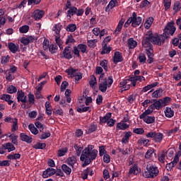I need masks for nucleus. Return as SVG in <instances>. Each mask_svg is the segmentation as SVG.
Segmentation results:
<instances>
[{
  "mask_svg": "<svg viewBox=\"0 0 181 181\" xmlns=\"http://www.w3.org/2000/svg\"><path fill=\"white\" fill-rule=\"evenodd\" d=\"M176 32V27H175L174 22H168L165 28L163 29V33L161 35H158L157 33L153 34L151 31H149L146 35V39L143 40L142 45L144 47H146V54L148 57H153V45H157L158 46H162L166 39L170 36H173Z\"/></svg>",
  "mask_w": 181,
  "mask_h": 181,
  "instance_id": "f257e3e1",
  "label": "nucleus"
},
{
  "mask_svg": "<svg viewBox=\"0 0 181 181\" xmlns=\"http://www.w3.org/2000/svg\"><path fill=\"white\" fill-rule=\"evenodd\" d=\"M94 146L88 145L83 151L81 155L80 159L81 162H84L82 165L83 168L88 166L91 163V160H95L97 158V155H98V151L96 149H93Z\"/></svg>",
  "mask_w": 181,
  "mask_h": 181,
  "instance_id": "f03ea898",
  "label": "nucleus"
},
{
  "mask_svg": "<svg viewBox=\"0 0 181 181\" xmlns=\"http://www.w3.org/2000/svg\"><path fill=\"white\" fill-rule=\"evenodd\" d=\"M146 169V171L144 173V177L153 179V177H156L159 175V169L153 165H147Z\"/></svg>",
  "mask_w": 181,
  "mask_h": 181,
  "instance_id": "7ed1b4c3",
  "label": "nucleus"
},
{
  "mask_svg": "<svg viewBox=\"0 0 181 181\" xmlns=\"http://www.w3.org/2000/svg\"><path fill=\"white\" fill-rule=\"evenodd\" d=\"M146 138H151L154 142L160 144L163 140V134L156 132H150L146 134Z\"/></svg>",
  "mask_w": 181,
  "mask_h": 181,
  "instance_id": "20e7f679",
  "label": "nucleus"
},
{
  "mask_svg": "<svg viewBox=\"0 0 181 181\" xmlns=\"http://www.w3.org/2000/svg\"><path fill=\"white\" fill-rule=\"evenodd\" d=\"M62 59H66V60H71L73 57V51L71 50V47L69 45L65 47L62 52Z\"/></svg>",
  "mask_w": 181,
  "mask_h": 181,
  "instance_id": "39448f33",
  "label": "nucleus"
},
{
  "mask_svg": "<svg viewBox=\"0 0 181 181\" xmlns=\"http://www.w3.org/2000/svg\"><path fill=\"white\" fill-rule=\"evenodd\" d=\"M132 19V26L136 28L142 23V18L141 16H136V13L133 12L132 16L130 17Z\"/></svg>",
  "mask_w": 181,
  "mask_h": 181,
  "instance_id": "423d86ee",
  "label": "nucleus"
},
{
  "mask_svg": "<svg viewBox=\"0 0 181 181\" xmlns=\"http://www.w3.org/2000/svg\"><path fill=\"white\" fill-rule=\"evenodd\" d=\"M122 62H124V57H122V53L119 51L115 52L113 56L114 64H118V63H121Z\"/></svg>",
  "mask_w": 181,
  "mask_h": 181,
  "instance_id": "0eeeda50",
  "label": "nucleus"
},
{
  "mask_svg": "<svg viewBox=\"0 0 181 181\" xmlns=\"http://www.w3.org/2000/svg\"><path fill=\"white\" fill-rule=\"evenodd\" d=\"M53 175H56V169L48 168L42 173V177L44 179H47V177H50V176H53Z\"/></svg>",
  "mask_w": 181,
  "mask_h": 181,
  "instance_id": "6e6552de",
  "label": "nucleus"
},
{
  "mask_svg": "<svg viewBox=\"0 0 181 181\" xmlns=\"http://www.w3.org/2000/svg\"><path fill=\"white\" fill-rule=\"evenodd\" d=\"M148 108H150V110H161V108H163V105H162V101L160 100V99L156 100L153 102V103H152Z\"/></svg>",
  "mask_w": 181,
  "mask_h": 181,
  "instance_id": "1a4fd4ad",
  "label": "nucleus"
},
{
  "mask_svg": "<svg viewBox=\"0 0 181 181\" xmlns=\"http://www.w3.org/2000/svg\"><path fill=\"white\" fill-rule=\"evenodd\" d=\"M33 16L35 21H40L45 16V11L36 9L33 11Z\"/></svg>",
  "mask_w": 181,
  "mask_h": 181,
  "instance_id": "9d476101",
  "label": "nucleus"
},
{
  "mask_svg": "<svg viewBox=\"0 0 181 181\" xmlns=\"http://www.w3.org/2000/svg\"><path fill=\"white\" fill-rule=\"evenodd\" d=\"M18 103H28V96L25 95V93L22 90L17 92Z\"/></svg>",
  "mask_w": 181,
  "mask_h": 181,
  "instance_id": "9b49d317",
  "label": "nucleus"
},
{
  "mask_svg": "<svg viewBox=\"0 0 181 181\" xmlns=\"http://www.w3.org/2000/svg\"><path fill=\"white\" fill-rule=\"evenodd\" d=\"M35 40H36V39L35 38V36L30 35L27 37H22L21 40V42L25 46H28V45H29V43H33V42H35Z\"/></svg>",
  "mask_w": 181,
  "mask_h": 181,
  "instance_id": "f8f14e48",
  "label": "nucleus"
},
{
  "mask_svg": "<svg viewBox=\"0 0 181 181\" xmlns=\"http://www.w3.org/2000/svg\"><path fill=\"white\" fill-rule=\"evenodd\" d=\"M115 6H118V1L117 0H111L107 6L105 8V12H110L111 9H114Z\"/></svg>",
  "mask_w": 181,
  "mask_h": 181,
  "instance_id": "ddd939ff",
  "label": "nucleus"
},
{
  "mask_svg": "<svg viewBox=\"0 0 181 181\" xmlns=\"http://www.w3.org/2000/svg\"><path fill=\"white\" fill-rule=\"evenodd\" d=\"M8 47L10 50V52H11V53H16V52H19V45L13 43V42H8Z\"/></svg>",
  "mask_w": 181,
  "mask_h": 181,
  "instance_id": "4468645a",
  "label": "nucleus"
},
{
  "mask_svg": "<svg viewBox=\"0 0 181 181\" xmlns=\"http://www.w3.org/2000/svg\"><path fill=\"white\" fill-rule=\"evenodd\" d=\"M66 163L69 166H71V168H74V165L76 164L78 165V163H77V158L74 156L69 157L66 160Z\"/></svg>",
  "mask_w": 181,
  "mask_h": 181,
  "instance_id": "2eb2a0df",
  "label": "nucleus"
},
{
  "mask_svg": "<svg viewBox=\"0 0 181 181\" xmlns=\"http://www.w3.org/2000/svg\"><path fill=\"white\" fill-rule=\"evenodd\" d=\"M76 111L80 114H82V112H87V111H88V112H91V107L89 106L85 107L84 105H81L76 107Z\"/></svg>",
  "mask_w": 181,
  "mask_h": 181,
  "instance_id": "dca6fc26",
  "label": "nucleus"
},
{
  "mask_svg": "<svg viewBox=\"0 0 181 181\" xmlns=\"http://www.w3.org/2000/svg\"><path fill=\"white\" fill-rule=\"evenodd\" d=\"M20 138L23 142H26L27 144H32L33 139L32 137L28 136L25 133L20 134Z\"/></svg>",
  "mask_w": 181,
  "mask_h": 181,
  "instance_id": "f3484780",
  "label": "nucleus"
},
{
  "mask_svg": "<svg viewBox=\"0 0 181 181\" xmlns=\"http://www.w3.org/2000/svg\"><path fill=\"white\" fill-rule=\"evenodd\" d=\"M163 89H162V88H159L152 93L151 97L152 98H160V97L163 95Z\"/></svg>",
  "mask_w": 181,
  "mask_h": 181,
  "instance_id": "a211bd4d",
  "label": "nucleus"
},
{
  "mask_svg": "<svg viewBox=\"0 0 181 181\" xmlns=\"http://www.w3.org/2000/svg\"><path fill=\"white\" fill-rule=\"evenodd\" d=\"M124 22L125 21L122 19L119 22L117 28H115V30L113 33V35H115V36H117V35H119V32H121V30H122V26H124Z\"/></svg>",
  "mask_w": 181,
  "mask_h": 181,
  "instance_id": "6ab92c4d",
  "label": "nucleus"
},
{
  "mask_svg": "<svg viewBox=\"0 0 181 181\" xmlns=\"http://www.w3.org/2000/svg\"><path fill=\"white\" fill-rule=\"evenodd\" d=\"M139 173V169H138V165L134 164L133 166L130 167L129 170V175H134V176H136Z\"/></svg>",
  "mask_w": 181,
  "mask_h": 181,
  "instance_id": "aec40b11",
  "label": "nucleus"
},
{
  "mask_svg": "<svg viewBox=\"0 0 181 181\" xmlns=\"http://www.w3.org/2000/svg\"><path fill=\"white\" fill-rule=\"evenodd\" d=\"M112 114L111 112H107L104 117L100 116V124H105L106 122H108V120L110 118H111Z\"/></svg>",
  "mask_w": 181,
  "mask_h": 181,
  "instance_id": "412c9836",
  "label": "nucleus"
},
{
  "mask_svg": "<svg viewBox=\"0 0 181 181\" xmlns=\"http://www.w3.org/2000/svg\"><path fill=\"white\" fill-rule=\"evenodd\" d=\"M127 45L129 49H135L138 46V42L134 40V38H129L127 40Z\"/></svg>",
  "mask_w": 181,
  "mask_h": 181,
  "instance_id": "4be33fe9",
  "label": "nucleus"
},
{
  "mask_svg": "<svg viewBox=\"0 0 181 181\" xmlns=\"http://www.w3.org/2000/svg\"><path fill=\"white\" fill-rule=\"evenodd\" d=\"M131 136H132V132H124V136L122 139V144H128L129 142V138H131Z\"/></svg>",
  "mask_w": 181,
  "mask_h": 181,
  "instance_id": "5701e85b",
  "label": "nucleus"
},
{
  "mask_svg": "<svg viewBox=\"0 0 181 181\" xmlns=\"http://www.w3.org/2000/svg\"><path fill=\"white\" fill-rule=\"evenodd\" d=\"M77 71H78V69H76L71 66L70 68L66 69L65 73H67L68 76H70V77H76Z\"/></svg>",
  "mask_w": 181,
  "mask_h": 181,
  "instance_id": "b1692460",
  "label": "nucleus"
},
{
  "mask_svg": "<svg viewBox=\"0 0 181 181\" xmlns=\"http://www.w3.org/2000/svg\"><path fill=\"white\" fill-rule=\"evenodd\" d=\"M11 98H12V96L11 95L6 94H3L1 97V100L6 101L8 105H12V104L13 103V100H11Z\"/></svg>",
  "mask_w": 181,
  "mask_h": 181,
  "instance_id": "393cba45",
  "label": "nucleus"
},
{
  "mask_svg": "<svg viewBox=\"0 0 181 181\" xmlns=\"http://www.w3.org/2000/svg\"><path fill=\"white\" fill-rule=\"evenodd\" d=\"M98 88L99 90L101 91V93H105L107 91V88H108L107 81H103V82L99 83Z\"/></svg>",
  "mask_w": 181,
  "mask_h": 181,
  "instance_id": "a878e982",
  "label": "nucleus"
},
{
  "mask_svg": "<svg viewBox=\"0 0 181 181\" xmlns=\"http://www.w3.org/2000/svg\"><path fill=\"white\" fill-rule=\"evenodd\" d=\"M116 128L117 129H121V131H125V129H128V128H129V124L120 122L117 124Z\"/></svg>",
  "mask_w": 181,
  "mask_h": 181,
  "instance_id": "bb28decb",
  "label": "nucleus"
},
{
  "mask_svg": "<svg viewBox=\"0 0 181 181\" xmlns=\"http://www.w3.org/2000/svg\"><path fill=\"white\" fill-rule=\"evenodd\" d=\"M111 47H107V43L103 44L102 51L100 52V54H110L111 52Z\"/></svg>",
  "mask_w": 181,
  "mask_h": 181,
  "instance_id": "cd10ccee",
  "label": "nucleus"
},
{
  "mask_svg": "<svg viewBox=\"0 0 181 181\" xmlns=\"http://www.w3.org/2000/svg\"><path fill=\"white\" fill-rule=\"evenodd\" d=\"M164 114L167 118H172V117L175 115V111H173L172 108L167 107L164 111Z\"/></svg>",
  "mask_w": 181,
  "mask_h": 181,
  "instance_id": "c85d7f7f",
  "label": "nucleus"
},
{
  "mask_svg": "<svg viewBox=\"0 0 181 181\" xmlns=\"http://www.w3.org/2000/svg\"><path fill=\"white\" fill-rule=\"evenodd\" d=\"M140 119H143L146 124H153L155 122V116H146L144 118H140Z\"/></svg>",
  "mask_w": 181,
  "mask_h": 181,
  "instance_id": "c756f323",
  "label": "nucleus"
},
{
  "mask_svg": "<svg viewBox=\"0 0 181 181\" xmlns=\"http://www.w3.org/2000/svg\"><path fill=\"white\" fill-rule=\"evenodd\" d=\"M76 43V40L73 37V35H68L66 39L65 44L70 46V45H74Z\"/></svg>",
  "mask_w": 181,
  "mask_h": 181,
  "instance_id": "7c9ffc66",
  "label": "nucleus"
},
{
  "mask_svg": "<svg viewBox=\"0 0 181 181\" xmlns=\"http://www.w3.org/2000/svg\"><path fill=\"white\" fill-rule=\"evenodd\" d=\"M2 146L4 149H7L8 152H12L16 149L12 143H6V144H3Z\"/></svg>",
  "mask_w": 181,
  "mask_h": 181,
  "instance_id": "2f4dec72",
  "label": "nucleus"
},
{
  "mask_svg": "<svg viewBox=\"0 0 181 181\" xmlns=\"http://www.w3.org/2000/svg\"><path fill=\"white\" fill-rule=\"evenodd\" d=\"M62 28H63V25L60 23L55 24L54 27L52 28L53 32H55L56 35H58V36H60V32L62 30Z\"/></svg>",
  "mask_w": 181,
  "mask_h": 181,
  "instance_id": "473e14b6",
  "label": "nucleus"
},
{
  "mask_svg": "<svg viewBox=\"0 0 181 181\" xmlns=\"http://www.w3.org/2000/svg\"><path fill=\"white\" fill-rule=\"evenodd\" d=\"M62 172H64L67 176H70V175H71V169L66 164H62Z\"/></svg>",
  "mask_w": 181,
  "mask_h": 181,
  "instance_id": "72a5a7b5",
  "label": "nucleus"
},
{
  "mask_svg": "<svg viewBox=\"0 0 181 181\" xmlns=\"http://www.w3.org/2000/svg\"><path fill=\"white\" fill-rule=\"evenodd\" d=\"M98 128V126H97V124H92L89 126L88 130H86V134L88 135H90V134H93V132H95V131H97Z\"/></svg>",
  "mask_w": 181,
  "mask_h": 181,
  "instance_id": "f704fd0d",
  "label": "nucleus"
},
{
  "mask_svg": "<svg viewBox=\"0 0 181 181\" xmlns=\"http://www.w3.org/2000/svg\"><path fill=\"white\" fill-rule=\"evenodd\" d=\"M6 158L8 160H17L21 159V153L8 154Z\"/></svg>",
  "mask_w": 181,
  "mask_h": 181,
  "instance_id": "c9c22d12",
  "label": "nucleus"
},
{
  "mask_svg": "<svg viewBox=\"0 0 181 181\" xmlns=\"http://www.w3.org/2000/svg\"><path fill=\"white\" fill-rule=\"evenodd\" d=\"M160 101H161L163 107H166V105H169V103H170V101H172V98L165 97L162 99H160Z\"/></svg>",
  "mask_w": 181,
  "mask_h": 181,
  "instance_id": "e433bc0d",
  "label": "nucleus"
},
{
  "mask_svg": "<svg viewBox=\"0 0 181 181\" xmlns=\"http://www.w3.org/2000/svg\"><path fill=\"white\" fill-rule=\"evenodd\" d=\"M67 152H69V148H67V147L62 148L58 150L57 151L58 158H62V156H64V155H66V153H67Z\"/></svg>",
  "mask_w": 181,
  "mask_h": 181,
  "instance_id": "4c0bfd02",
  "label": "nucleus"
},
{
  "mask_svg": "<svg viewBox=\"0 0 181 181\" xmlns=\"http://www.w3.org/2000/svg\"><path fill=\"white\" fill-rule=\"evenodd\" d=\"M66 32H76L77 30V25L74 23L69 24L66 28Z\"/></svg>",
  "mask_w": 181,
  "mask_h": 181,
  "instance_id": "58836bf2",
  "label": "nucleus"
},
{
  "mask_svg": "<svg viewBox=\"0 0 181 181\" xmlns=\"http://www.w3.org/2000/svg\"><path fill=\"white\" fill-rule=\"evenodd\" d=\"M179 161L176 160L175 158L173 159V161H171L170 163H168L166 165V168L167 170H172L173 168H175V166H176L177 165V163Z\"/></svg>",
  "mask_w": 181,
  "mask_h": 181,
  "instance_id": "ea45409f",
  "label": "nucleus"
},
{
  "mask_svg": "<svg viewBox=\"0 0 181 181\" xmlns=\"http://www.w3.org/2000/svg\"><path fill=\"white\" fill-rule=\"evenodd\" d=\"M152 23H153V17L148 18L144 23L145 28L149 29L152 26Z\"/></svg>",
  "mask_w": 181,
  "mask_h": 181,
  "instance_id": "a19ab883",
  "label": "nucleus"
},
{
  "mask_svg": "<svg viewBox=\"0 0 181 181\" xmlns=\"http://www.w3.org/2000/svg\"><path fill=\"white\" fill-rule=\"evenodd\" d=\"M77 11V7L72 6L67 11V18H71L74 15H76V11Z\"/></svg>",
  "mask_w": 181,
  "mask_h": 181,
  "instance_id": "79ce46f5",
  "label": "nucleus"
},
{
  "mask_svg": "<svg viewBox=\"0 0 181 181\" xmlns=\"http://www.w3.org/2000/svg\"><path fill=\"white\" fill-rule=\"evenodd\" d=\"M28 129H30V132H32L33 135H37L39 134V130L35 127V124H30L28 125Z\"/></svg>",
  "mask_w": 181,
  "mask_h": 181,
  "instance_id": "37998d69",
  "label": "nucleus"
},
{
  "mask_svg": "<svg viewBox=\"0 0 181 181\" xmlns=\"http://www.w3.org/2000/svg\"><path fill=\"white\" fill-rule=\"evenodd\" d=\"M12 123L13 125L11 127V132H15V131H18L19 129V126L18 125V119H13Z\"/></svg>",
  "mask_w": 181,
  "mask_h": 181,
  "instance_id": "c03bdc74",
  "label": "nucleus"
},
{
  "mask_svg": "<svg viewBox=\"0 0 181 181\" xmlns=\"http://www.w3.org/2000/svg\"><path fill=\"white\" fill-rule=\"evenodd\" d=\"M154 110H151V108H148L146 110H145L141 115H139V118H145V117H148V115H151L153 112Z\"/></svg>",
  "mask_w": 181,
  "mask_h": 181,
  "instance_id": "a18cd8bd",
  "label": "nucleus"
},
{
  "mask_svg": "<svg viewBox=\"0 0 181 181\" xmlns=\"http://www.w3.org/2000/svg\"><path fill=\"white\" fill-rule=\"evenodd\" d=\"M55 42L58 45L60 50H63V43H64L62 39H60V35L55 36Z\"/></svg>",
  "mask_w": 181,
  "mask_h": 181,
  "instance_id": "49530a36",
  "label": "nucleus"
},
{
  "mask_svg": "<svg viewBox=\"0 0 181 181\" xmlns=\"http://www.w3.org/2000/svg\"><path fill=\"white\" fill-rule=\"evenodd\" d=\"M100 66L104 69L105 71H108V60L104 59L100 62Z\"/></svg>",
  "mask_w": 181,
  "mask_h": 181,
  "instance_id": "de8ad7c7",
  "label": "nucleus"
},
{
  "mask_svg": "<svg viewBox=\"0 0 181 181\" xmlns=\"http://www.w3.org/2000/svg\"><path fill=\"white\" fill-rule=\"evenodd\" d=\"M36 128L39 129L40 132H43L46 125L42 124L40 122L37 121L35 123Z\"/></svg>",
  "mask_w": 181,
  "mask_h": 181,
  "instance_id": "09e8293b",
  "label": "nucleus"
},
{
  "mask_svg": "<svg viewBox=\"0 0 181 181\" xmlns=\"http://www.w3.org/2000/svg\"><path fill=\"white\" fill-rule=\"evenodd\" d=\"M16 91H18V89L16 88V87L13 85H11L7 88V93L8 94H15V93H16Z\"/></svg>",
  "mask_w": 181,
  "mask_h": 181,
  "instance_id": "8fccbe9b",
  "label": "nucleus"
},
{
  "mask_svg": "<svg viewBox=\"0 0 181 181\" xmlns=\"http://www.w3.org/2000/svg\"><path fill=\"white\" fill-rule=\"evenodd\" d=\"M33 149H45L46 148V143H37L33 146Z\"/></svg>",
  "mask_w": 181,
  "mask_h": 181,
  "instance_id": "3c124183",
  "label": "nucleus"
},
{
  "mask_svg": "<svg viewBox=\"0 0 181 181\" xmlns=\"http://www.w3.org/2000/svg\"><path fill=\"white\" fill-rule=\"evenodd\" d=\"M51 135L50 132H43L42 131V133L39 135V138L40 139H47V138H50Z\"/></svg>",
  "mask_w": 181,
  "mask_h": 181,
  "instance_id": "603ef678",
  "label": "nucleus"
},
{
  "mask_svg": "<svg viewBox=\"0 0 181 181\" xmlns=\"http://www.w3.org/2000/svg\"><path fill=\"white\" fill-rule=\"evenodd\" d=\"M71 90L66 89L65 91V97L66 98L67 103H71Z\"/></svg>",
  "mask_w": 181,
  "mask_h": 181,
  "instance_id": "864d4df0",
  "label": "nucleus"
},
{
  "mask_svg": "<svg viewBox=\"0 0 181 181\" xmlns=\"http://www.w3.org/2000/svg\"><path fill=\"white\" fill-rule=\"evenodd\" d=\"M180 9H181L180 1H175L173 6V11H175V13H177V12H179Z\"/></svg>",
  "mask_w": 181,
  "mask_h": 181,
  "instance_id": "5fc2aeb1",
  "label": "nucleus"
},
{
  "mask_svg": "<svg viewBox=\"0 0 181 181\" xmlns=\"http://www.w3.org/2000/svg\"><path fill=\"white\" fill-rule=\"evenodd\" d=\"M138 59L141 64H145V63H146V56L145 55V54L141 53L139 55Z\"/></svg>",
  "mask_w": 181,
  "mask_h": 181,
  "instance_id": "6e6d98bb",
  "label": "nucleus"
},
{
  "mask_svg": "<svg viewBox=\"0 0 181 181\" xmlns=\"http://www.w3.org/2000/svg\"><path fill=\"white\" fill-rule=\"evenodd\" d=\"M163 4L165 7V11H168V9H170V6L172 5V0H163Z\"/></svg>",
  "mask_w": 181,
  "mask_h": 181,
  "instance_id": "4d7b16f0",
  "label": "nucleus"
},
{
  "mask_svg": "<svg viewBox=\"0 0 181 181\" xmlns=\"http://www.w3.org/2000/svg\"><path fill=\"white\" fill-rule=\"evenodd\" d=\"M95 84H97V78H95V76L92 75L90 81H89V86L91 88H93Z\"/></svg>",
  "mask_w": 181,
  "mask_h": 181,
  "instance_id": "13d9d810",
  "label": "nucleus"
},
{
  "mask_svg": "<svg viewBox=\"0 0 181 181\" xmlns=\"http://www.w3.org/2000/svg\"><path fill=\"white\" fill-rule=\"evenodd\" d=\"M78 49H79L80 52L82 53H87L88 47L84 44H78Z\"/></svg>",
  "mask_w": 181,
  "mask_h": 181,
  "instance_id": "bf43d9fd",
  "label": "nucleus"
},
{
  "mask_svg": "<svg viewBox=\"0 0 181 181\" xmlns=\"http://www.w3.org/2000/svg\"><path fill=\"white\" fill-rule=\"evenodd\" d=\"M9 60H11V57H9V55H7L6 57L5 56L1 57V63L4 66H5V64H6V63L9 62Z\"/></svg>",
  "mask_w": 181,
  "mask_h": 181,
  "instance_id": "052dcab7",
  "label": "nucleus"
},
{
  "mask_svg": "<svg viewBox=\"0 0 181 181\" xmlns=\"http://www.w3.org/2000/svg\"><path fill=\"white\" fill-rule=\"evenodd\" d=\"M153 153H155V150L153 148L148 149L145 154L146 159H150Z\"/></svg>",
  "mask_w": 181,
  "mask_h": 181,
  "instance_id": "680f3d73",
  "label": "nucleus"
},
{
  "mask_svg": "<svg viewBox=\"0 0 181 181\" xmlns=\"http://www.w3.org/2000/svg\"><path fill=\"white\" fill-rule=\"evenodd\" d=\"M74 149L76 151L77 156H80V155H81V152H83V146H78V144H75Z\"/></svg>",
  "mask_w": 181,
  "mask_h": 181,
  "instance_id": "e2e57ef3",
  "label": "nucleus"
},
{
  "mask_svg": "<svg viewBox=\"0 0 181 181\" xmlns=\"http://www.w3.org/2000/svg\"><path fill=\"white\" fill-rule=\"evenodd\" d=\"M20 33H28L29 32V25H25L19 28Z\"/></svg>",
  "mask_w": 181,
  "mask_h": 181,
  "instance_id": "0e129e2a",
  "label": "nucleus"
},
{
  "mask_svg": "<svg viewBox=\"0 0 181 181\" xmlns=\"http://www.w3.org/2000/svg\"><path fill=\"white\" fill-rule=\"evenodd\" d=\"M28 103L30 105H33L35 104V95L31 93H28Z\"/></svg>",
  "mask_w": 181,
  "mask_h": 181,
  "instance_id": "69168bd1",
  "label": "nucleus"
},
{
  "mask_svg": "<svg viewBox=\"0 0 181 181\" xmlns=\"http://www.w3.org/2000/svg\"><path fill=\"white\" fill-rule=\"evenodd\" d=\"M129 83L131 82V84L133 86V87H135L136 86V80L135 79L134 75L129 76L127 78Z\"/></svg>",
  "mask_w": 181,
  "mask_h": 181,
  "instance_id": "338daca9",
  "label": "nucleus"
},
{
  "mask_svg": "<svg viewBox=\"0 0 181 181\" xmlns=\"http://www.w3.org/2000/svg\"><path fill=\"white\" fill-rule=\"evenodd\" d=\"M49 51L50 52V53H52V54L56 53V50H57V49H59V47H57V45H51L49 47Z\"/></svg>",
  "mask_w": 181,
  "mask_h": 181,
  "instance_id": "774afa93",
  "label": "nucleus"
}]
</instances>
